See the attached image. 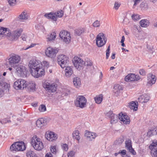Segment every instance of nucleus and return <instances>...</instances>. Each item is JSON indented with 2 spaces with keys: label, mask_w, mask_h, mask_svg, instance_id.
Masks as SVG:
<instances>
[{
  "label": "nucleus",
  "mask_w": 157,
  "mask_h": 157,
  "mask_svg": "<svg viewBox=\"0 0 157 157\" xmlns=\"http://www.w3.org/2000/svg\"><path fill=\"white\" fill-rule=\"evenodd\" d=\"M28 85L27 84L26 81L23 79H18L15 81L13 84V87L16 88H24L27 87V88H36L35 83L32 82L29 83Z\"/></svg>",
  "instance_id": "obj_1"
},
{
  "label": "nucleus",
  "mask_w": 157,
  "mask_h": 157,
  "mask_svg": "<svg viewBox=\"0 0 157 157\" xmlns=\"http://www.w3.org/2000/svg\"><path fill=\"white\" fill-rule=\"evenodd\" d=\"M31 143L33 148L37 151H40L44 148V145L41 140L36 136L33 137L31 140Z\"/></svg>",
  "instance_id": "obj_2"
},
{
  "label": "nucleus",
  "mask_w": 157,
  "mask_h": 157,
  "mask_svg": "<svg viewBox=\"0 0 157 157\" xmlns=\"http://www.w3.org/2000/svg\"><path fill=\"white\" fill-rule=\"evenodd\" d=\"M32 75L35 77L38 78L44 75L45 72L43 67V64H40L38 67H36L33 70L30 71Z\"/></svg>",
  "instance_id": "obj_3"
},
{
  "label": "nucleus",
  "mask_w": 157,
  "mask_h": 157,
  "mask_svg": "<svg viewBox=\"0 0 157 157\" xmlns=\"http://www.w3.org/2000/svg\"><path fill=\"white\" fill-rule=\"evenodd\" d=\"M10 150L12 151H23L26 149V146L23 141L16 142L13 143L10 147Z\"/></svg>",
  "instance_id": "obj_4"
},
{
  "label": "nucleus",
  "mask_w": 157,
  "mask_h": 157,
  "mask_svg": "<svg viewBox=\"0 0 157 157\" xmlns=\"http://www.w3.org/2000/svg\"><path fill=\"white\" fill-rule=\"evenodd\" d=\"M86 99L84 96L78 95L75 101V104L76 106L83 108L86 106Z\"/></svg>",
  "instance_id": "obj_5"
},
{
  "label": "nucleus",
  "mask_w": 157,
  "mask_h": 157,
  "mask_svg": "<svg viewBox=\"0 0 157 157\" xmlns=\"http://www.w3.org/2000/svg\"><path fill=\"white\" fill-rule=\"evenodd\" d=\"M68 57L65 55H60L57 57L58 63L62 68H64L68 65Z\"/></svg>",
  "instance_id": "obj_6"
},
{
  "label": "nucleus",
  "mask_w": 157,
  "mask_h": 157,
  "mask_svg": "<svg viewBox=\"0 0 157 157\" xmlns=\"http://www.w3.org/2000/svg\"><path fill=\"white\" fill-rule=\"evenodd\" d=\"M21 59L20 56L17 55L15 54L11 55L8 59L9 65L11 67L16 66L17 64L19 62Z\"/></svg>",
  "instance_id": "obj_7"
},
{
  "label": "nucleus",
  "mask_w": 157,
  "mask_h": 157,
  "mask_svg": "<svg viewBox=\"0 0 157 157\" xmlns=\"http://www.w3.org/2000/svg\"><path fill=\"white\" fill-rule=\"evenodd\" d=\"M107 41V39L103 33H99L96 37V44L98 47L104 45Z\"/></svg>",
  "instance_id": "obj_8"
},
{
  "label": "nucleus",
  "mask_w": 157,
  "mask_h": 157,
  "mask_svg": "<svg viewBox=\"0 0 157 157\" xmlns=\"http://www.w3.org/2000/svg\"><path fill=\"white\" fill-rule=\"evenodd\" d=\"M58 51L59 49L57 48L49 47L45 50V53L46 55L48 57L53 58L56 57Z\"/></svg>",
  "instance_id": "obj_9"
},
{
  "label": "nucleus",
  "mask_w": 157,
  "mask_h": 157,
  "mask_svg": "<svg viewBox=\"0 0 157 157\" xmlns=\"http://www.w3.org/2000/svg\"><path fill=\"white\" fill-rule=\"evenodd\" d=\"M59 36L61 39L66 43H69L71 39L70 33L64 30L61 31L60 32Z\"/></svg>",
  "instance_id": "obj_10"
},
{
  "label": "nucleus",
  "mask_w": 157,
  "mask_h": 157,
  "mask_svg": "<svg viewBox=\"0 0 157 157\" xmlns=\"http://www.w3.org/2000/svg\"><path fill=\"white\" fill-rule=\"evenodd\" d=\"M60 84L58 82H56L54 83H51L47 81H44L43 82V86L44 88H63L60 86Z\"/></svg>",
  "instance_id": "obj_11"
},
{
  "label": "nucleus",
  "mask_w": 157,
  "mask_h": 157,
  "mask_svg": "<svg viewBox=\"0 0 157 157\" xmlns=\"http://www.w3.org/2000/svg\"><path fill=\"white\" fill-rule=\"evenodd\" d=\"M73 63L75 67L78 69L83 65V61L80 58L77 56H75L73 60Z\"/></svg>",
  "instance_id": "obj_12"
},
{
  "label": "nucleus",
  "mask_w": 157,
  "mask_h": 157,
  "mask_svg": "<svg viewBox=\"0 0 157 157\" xmlns=\"http://www.w3.org/2000/svg\"><path fill=\"white\" fill-rule=\"evenodd\" d=\"M140 78L138 75L133 74L128 75L125 78V80L126 82L136 81L140 80Z\"/></svg>",
  "instance_id": "obj_13"
},
{
  "label": "nucleus",
  "mask_w": 157,
  "mask_h": 157,
  "mask_svg": "<svg viewBox=\"0 0 157 157\" xmlns=\"http://www.w3.org/2000/svg\"><path fill=\"white\" fill-rule=\"evenodd\" d=\"M45 137L48 140L53 141L56 140L57 138V135L52 132L48 131L45 134Z\"/></svg>",
  "instance_id": "obj_14"
},
{
  "label": "nucleus",
  "mask_w": 157,
  "mask_h": 157,
  "mask_svg": "<svg viewBox=\"0 0 157 157\" xmlns=\"http://www.w3.org/2000/svg\"><path fill=\"white\" fill-rule=\"evenodd\" d=\"M16 70L17 73L20 74V76L22 77L26 76L27 71L25 67L20 65L16 68Z\"/></svg>",
  "instance_id": "obj_15"
},
{
  "label": "nucleus",
  "mask_w": 157,
  "mask_h": 157,
  "mask_svg": "<svg viewBox=\"0 0 157 157\" xmlns=\"http://www.w3.org/2000/svg\"><path fill=\"white\" fill-rule=\"evenodd\" d=\"M125 147L126 149L128 150L132 155H136V152L134 149L132 148V142L130 139H128L125 142Z\"/></svg>",
  "instance_id": "obj_16"
},
{
  "label": "nucleus",
  "mask_w": 157,
  "mask_h": 157,
  "mask_svg": "<svg viewBox=\"0 0 157 157\" xmlns=\"http://www.w3.org/2000/svg\"><path fill=\"white\" fill-rule=\"evenodd\" d=\"M42 63H39L35 59L30 60L28 66L30 69L29 71L33 70L36 67H38L40 66V64Z\"/></svg>",
  "instance_id": "obj_17"
},
{
  "label": "nucleus",
  "mask_w": 157,
  "mask_h": 157,
  "mask_svg": "<svg viewBox=\"0 0 157 157\" xmlns=\"http://www.w3.org/2000/svg\"><path fill=\"white\" fill-rule=\"evenodd\" d=\"M119 119L124 124H128L130 122L129 118L126 114L120 113L119 114Z\"/></svg>",
  "instance_id": "obj_18"
},
{
  "label": "nucleus",
  "mask_w": 157,
  "mask_h": 157,
  "mask_svg": "<svg viewBox=\"0 0 157 157\" xmlns=\"http://www.w3.org/2000/svg\"><path fill=\"white\" fill-rule=\"evenodd\" d=\"M148 82L147 83V86H149L155 84L156 80L155 75L151 73H150L147 75Z\"/></svg>",
  "instance_id": "obj_19"
},
{
  "label": "nucleus",
  "mask_w": 157,
  "mask_h": 157,
  "mask_svg": "<svg viewBox=\"0 0 157 157\" xmlns=\"http://www.w3.org/2000/svg\"><path fill=\"white\" fill-rule=\"evenodd\" d=\"M150 97L147 94H144L140 96L138 98L139 102L142 103L147 102L149 100Z\"/></svg>",
  "instance_id": "obj_20"
},
{
  "label": "nucleus",
  "mask_w": 157,
  "mask_h": 157,
  "mask_svg": "<svg viewBox=\"0 0 157 157\" xmlns=\"http://www.w3.org/2000/svg\"><path fill=\"white\" fill-rule=\"evenodd\" d=\"M132 101L128 104V106L131 109L134 111H136L138 109V103L137 101Z\"/></svg>",
  "instance_id": "obj_21"
},
{
  "label": "nucleus",
  "mask_w": 157,
  "mask_h": 157,
  "mask_svg": "<svg viewBox=\"0 0 157 157\" xmlns=\"http://www.w3.org/2000/svg\"><path fill=\"white\" fill-rule=\"evenodd\" d=\"M0 86L4 88H10V85L9 82H6L2 78L0 77Z\"/></svg>",
  "instance_id": "obj_22"
},
{
  "label": "nucleus",
  "mask_w": 157,
  "mask_h": 157,
  "mask_svg": "<svg viewBox=\"0 0 157 157\" xmlns=\"http://www.w3.org/2000/svg\"><path fill=\"white\" fill-rule=\"evenodd\" d=\"M44 16L48 19H50L54 21L57 20V17L56 16L55 13H46L44 15Z\"/></svg>",
  "instance_id": "obj_23"
},
{
  "label": "nucleus",
  "mask_w": 157,
  "mask_h": 157,
  "mask_svg": "<svg viewBox=\"0 0 157 157\" xmlns=\"http://www.w3.org/2000/svg\"><path fill=\"white\" fill-rule=\"evenodd\" d=\"M85 136L91 140L92 139H94L96 137L97 135L94 133L87 132L85 133Z\"/></svg>",
  "instance_id": "obj_24"
},
{
  "label": "nucleus",
  "mask_w": 157,
  "mask_h": 157,
  "mask_svg": "<svg viewBox=\"0 0 157 157\" xmlns=\"http://www.w3.org/2000/svg\"><path fill=\"white\" fill-rule=\"evenodd\" d=\"M65 67H66L65 69V75L67 77H69L73 73V71L71 67L67 66Z\"/></svg>",
  "instance_id": "obj_25"
},
{
  "label": "nucleus",
  "mask_w": 157,
  "mask_h": 157,
  "mask_svg": "<svg viewBox=\"0 0 157 157\" xmlns=\"http://www.w3.org/2000/svg\"><path fill=\"white\" fill-rule=\"evenodd\" d=\"M119 116H118L117 115L113 114V116L110 117V122L111 124L116 123L118 121Z\"/></svg>",
  "instance_id": "obj_26"
},
{
  "label": "nucleus",
  "mask_w": 157,
  "mask_h": 157,
  "mask_svg": "<svg viewBox=\"0 0 157 157\" xmlns=\"http://www.w3.org/2000/svg\"><path fill=\"white\" fill-rule=\"evenodd\" d=\"M73 83L76 87L79 86L81 85L80 79L78 77H75L73 78Z\"/></svg>",
  "instance_id": "obj_27"
},
{
  "label": "nucleus",
  "mask_w": 157,
  "mask_h": 157,
  "mask_svg": "<svg viewBox=\"0 0 157 157\" xmlns=\"http://www.w3.org/2000/svg\"><path fill=\"white\" fill-rule=\"evenodd\" d=\"M103 95L102 94H100L94 98V100L96 103L98 104H100L103 100Z\"/></svg>",
  "instance_id": "obj_28"
},
{
  "label": "nucleus",
  "mask_w": 157,
  "mask_h": 157,
  "mask_svg": "<svg viewBox=\"0 0 157 157\" xmlns=\"http://www.w3.org/2000/svg\"><path fill=\"white\" fill-rule=\"evenodd\" d=\"M45 120L43 118L38 120L36 122V125L39 127H41L45 125Z\"/></svg>",
  "instance_id": "obj_29"
},
{
  "label": "nucleus",
  "mask_w": 157,
  "mask_h": 157,
  "mask_svg": "<svg viewBox=\"0 0 157 157\" xmlns=\"http://www.w3.org/2000/svg\"><path fill=\"white\" fill-rule=\"evenodd\" d=\"M22 31V29H21L15 30L14 32V39H17L21 35Z\"/></svg>",
  "instance_id": "obj_30"
},
{
  "label": "nucleus",
  "mask_w": 157,
  "mask_h": 157,
  "mask_svg": "<svg viewBox=\"0 0 157 157\" xmlns=\"http://www.w3.org/2000/svg\"><path fill=\"white\" fill-rule=\"evenodd\" d=\"M140 24L141 27H146L149 25V22L147 20L143 19L140 21Z\"/></svg>",
  "instance_id": "obj_31"
},
{
  "label": "nucleus",
  "mask_w": 157,
  "mask_h": 157,
  "mask_svg": "<svg viewBox=\"0 0 157 157\" xmlns=\"http://www.w3.org/2000/svg\"><path fill=\"white\" fill-rule=\"evenodd\" d=\"M79 132L78 130H75L72 133V137L73 138L77 140H79L80 139V137L79 136Z\"/></svg>",
  "instance_id": "obj_32"
},
{
  "label": "nucleus",
  "mask_w": 157,
  "mask_h": 157,
  "mask_svg": "<svg viewBox=\"0 0 157 157\" xmlns=\"http://www.w3.org/2000/svg\"><path fill=\"white\" fill-rule=\"evenodd\" d=\"M84 32V30L82 28L76 29L75 30V33L77 36H80Z\"/></svg>",
  "instance_id": "obj_33"
},
{
  "label": "nucleus",
  "mask_w": 157,
  "mask_h": 157,
  "mask_svg": "<svg viewBox=\"0 0 157 157\" xmlns=\"http://www.w3.org/2000/svg\"><path fill=\"white\" fill-rule=\"evenodd\" d=\"M26 156L27 157H37L36 154L31 150H29L26 152Z\"/></svg>",
  "instance_id": "obj_34"
},
{
  "label": "nucleus",
  "mask_w": 157,
  "mask_h": 157,
  "mask_svg": "<svg viewBox=\"0 0 157 157\" xmlns=\"http://www.w3.org/2000/svg\"><path fill=\"white\" fill-rule=\"evenodd\" d=\"M28 17L26 13L23 12L19 15L18 18L21 20H25L28 19Z\"/></svg>",
  "instance_id": "obj_35"
},
{
  "label": "nucleus",
  "mask_w": 157,
  "mask_h": 157,
  "mask_svg": "<svg viewBox=\"0 0 157 157\" xmlns=\"http://www.w3.org/2000/svg\"><path fill=\"white\" fill-rule=\"evenodd\" d=\"M151 155L152 157H157V148H154L151 149Z\"/></svg>",
  "instance_id": "obj_36"
},
{
  "label": "nucleus",
  "mask_w": 157,
  "mask_h": 157,
  "mask_svg": "<svg viewBox=\"0 0 157 157\" xmlns=\"http://www.w3.org/2000/svg\"><path fill=\"white\" fill-rule=\"evenodd\" d=\"M157 147V140H154L153 141L152 143L149 146L150 149H152L154 148Z\"/></svg>",
  "instance_id": "obj_37"
},
{
  "label": "nucleus",
  "mask_w": 157,
  "mask_h": 157,
  "mask_svg": "<svg viewBox=\"0 0 157 157\" xmlns=\"http://www.w3.org/2000/svg\"><path fill=\"white\" fill-rule=\"evenodd\" d=\"M56 34L55 32H53L51 33L48 39L49 41L52 40L56 37Z\"/></svg>",
  "instance_id": "obj_38"
},
{
  "label": "nucleus",
  "mask_w": 157,
  "mask_h": 157,
  "mask_svg": "<svg viewBox=\"0 0 157 157\" xmlns=\"http://www.w3.org/2000/svg\"><path fill=\"white\" fill-rule=\"evenodd\" d=\"M55 91H56L55 89H46L45 93L48 95H50L52 93L55 92Z\"/></svg>",
  "instance_id": "obj_39"
},
{
  "label": "nucleus",
  "mask_w": 157,
  "mask_h": 157,
  "mask_svg": "<svg viewBox=\"0 0 157 157\" xmlns=\"http://www.w3.org/2000/svg\"><path fill=\"white\" fill-rule=\"evenodd\" d=\"M124 141L123 137H121L118 138L116 141L115 144L117 145H119L122 143Z\"/></svg>",
  "instance_id": "obj_40"
},
{
  "label": "nucleus",
  "mask_w": 157,
  "mask_h": 157,
  "mask_svg": "<svg viewBox=\"0 0 157 157\" xmlns=\"http://www.w3.org/2000/svg\"><path fill=\"white\" fill-rule=\"evenodd\" d=\"M140 7L143 10L146 9L147 8V4L146 3L142 2L140 4Z\"/></svg>",
  "instance_id": "obj_41"
},
{
  "label": "nucleus",
  "mask_w": 157,
  "mask_h": 157,
  "mask_svg": "<svg viewBox=\"0 0 157 157\" xmlns=\"http://www.w3.org/2000/svg\"><path fill=\"white\" fill-rule=\"evenodd\" d=\"M39 110L40 112H43L46 110V106L43 105H40L39 108Z\"/></svg>",
  "instance_id": "obj_42"
},
{
  "label": "nucleus",
  "mask_w": 157,
  "mask_h": 157,
  "mask_svg": "<svg viewBox=\"0 0 157 157\" xmlns=\"http://www.w3.org/2000/svg\"><path fill=\"white\" fill-rule=\"evenodd\" d=\"M63 11L62 10H61L60 11H58L55 14V16H56L57 18V17H61L63 16Z\"/></svg>",
  "instance_id": "obj_43"
},
{
  "label": "nucleus",
  "mask_w": 157,
  "mask_h": 157,
  "mask_svg": "<svg viewBox=\"0 0 157 157\" xmlns=\"http://www.w3.org/2000/svg\"><path fill=\"white\" fill-rule=\"evenodd\" d=\"M84 65L87 66H90L92 65V63L90 60H86L85 62L83 61V65Z\"/></svg>",
  "instance_id": "obj_44"
},
{
  "label": "nucleus",
  "mask_w": 157,
  "mask_h": 157,
  "mask_svg": "<svg viewBox=\"0 0 157 157\" xmlns=\"http://www.w3.org/2000/svg\"><path fill=\"white\" fill-rule=\"evenodd\" d=\"M9 4L12 6L15 5L16 3V0H7Z\"/></svg>",
  "instance_id": "obj_45"
},
{
  "label": "nucleus",
  "mask_w": 157,
  "mask_h": 157,
  "mask_svg": "<svg viewBox=\"0 0 157 157\" xmlns=\"http://www.w3.org/2000/svg\"><path fill=\"white\" fill-rule=\"evenodd\" d=\"M93 25L95 27H99L100 25V21L97 20L96 21L93 23Z\"/></svg>",
  "instance_id": "obj_46"
},
{
  "label": "nucleus",
  "mask_w": 157,
  "mask_h": 157,
  "mask_svg": "<svg viewBox=\"0 0 157 157\" xmlns=\"http://www.w3.org/2000/svg\"><path fill=\"white\" fill-rule=\"evenodd\" d=\"M75 152L73 151H70L67 154L68 157H75Z\"/></svg>",
  "instance_id": "obj_47"
},
{
  "label": "nucleus",
  "mask_w": 157,
  "mask_h": 157,
  "mask_svg": "<svg viewBox=\"0 0 157 157\" xmlns=\"http://www.w3.org/2000/svg\"><path fill=\"white\" fill-rule=\"evenodd\" d=\"M132 19L135 21H137L140 19L139 16L138 14H133L132 15Z\"/></svg>",
  "instance_id": "obj_48"
},
{
  "label": "nucleus",
  "mask_w": 157,
  "mask_h": 157,
  "mask_svg": "<svg viewBox=\"0 0 157 157\" xmlns=\"http://www.w3.org/2000/svg\"><path fill=\"white\" fill-rule=\"evenodd\" d=\"M62 148L65 151H67L68 149V146L67 144H63L62 145Z\"/></svg>",
  "instance_id": "obj_49"
},
{
  "label": "nucleus",
  "mask_w": 157,
  "mask_h": 157,
  "mask_svg": "<svg viewBox=\"0 0 157 157\" xmlns=\"http://www.w3.org/2000/svg\"><path fill=\"white\" fill-rule=\"evenodd\" d=\"M121 5V3L118 2H115L114 5V8L116 10L118 9L119 7Z\"/></svg>",
  "instance_id": "obj_50"
},
{
  "label": "nucleus",
  "mask_w": 157,
  "mask_h": 157,
  "mask_svg": "<svg viewBox=\"0 0 157 157\" xmlns=\"http://www.w3.org/2000/svg\"><path fill=\"white\" fill-rule=\"evenodd\" d=\"M123 89H114L113 92L115 94L116 96L118 95L121 92V90H122Z\"/></svg>",
  "instance_id": "obj_51"
},
{
  "label": "nucleus",
  "mask_w": 157,
  "mask_h": 157,
  "mask_svg": "<svg viewBox=\"0 0 157 157\" xmlns=\"http://www.w3.org/2000/svg\"><path fill=\"white\" fill-rule=\"evenodd\" d=\"M110 46H109L107 48V49L106 50V58L107 59H108L109 56V53H110Z\"/></svg>",
  "instance_id": "obj_52"
},
{
  "label": "nucleus",
  "mask_w": 157,
  "mask_h": 157,
  "mask_svg": "<svg viewBox=\"0 0 157 157\" xmlns=\"http://www.w3.org/2000/svg\"><path fill=\"white\" fill-rule=\"evenodd\" d=\"M151 132H149L150 133ZM151 133L152 135H156L157 134V127L154 128L151 131Z\"/></svg>",
  "instance_id": "obj_53"
},
{
  "label": "nucleus",
  "mask_w": 157,
  "mask_h": 157,
  "mask_svg": "<svg viewBox=\"0 0 157 157\" xmlns=\"http://www.w3.org/2000/svg\"><path fill=\"white\" fill-rule=\"evenodd\" d=\"M10 122V121L6 118H5L2 120V121H0V123H1L2 124Z\"/></svg>",
  "instance_id": "obj_54"
},
{
  "label": "nucleus",
  "mask_w": 157,
  "mask_h": 157,
  "mask_svg": "<svg viewBox=\"0 0 157 157\" xmlns=\"http://www.w3.org/2000/svg\"><path fill=\"white\" fill-rule=\"evenodd\" d=\"M51 152L54 154H56V150L55 146H52L50 148Z\"/></svg>",
  "instance_id": "obj_55"
},
{
  "label": "nucleus",
  "mask_w": 157,
  "mask_h": 157,
  "mask_svg": "<svg viewBox=\"0 0 157 157\" xmlns=\"http://www.w3.org/2000/svg\"><path fill=\"white\" fill-rule=\"evenodd\" d=\"M113 114H114L113 113V111H109L106 113L105 115L106 116L109 117L110 118V117L113 116Z\"/></svg>",
  "instance_id": "obj_56"
},
{
  "label": "nucleus",
  "mask_w": 157,
  "mask_h": 157,
  "mask_svg": "<svg viewBox=\"0 0 157 157\" xmlns=\"http://www.w3.org/2000/svg\"><path fill=\"white\" fill-rule=\"evenodd\" d=\"M5 90L6 91L7 89H0V98L4 94Z\"/></svg>",
  "instance_id": "obj_57"
},
{
  "label": "nucleus",
  "mask_w": 157,
  "mask_h": 157,
  "mask_svg": "<svg viewBox=\"0 0 157 157\" xmlns=\"http://www.w3.org/2000/svg\"><path fill=\"white\" fill-rule=\"evenodd\" d=\"M125 40V37L124 36H122V39L121 41V46L124 47L125 46L124 44V42Z\"/></svg>",
  "instance_id": "obj_58"
},
{
  "label": "nucleus",
  "mask_w": 157,
  "mask_h": 157,
  "mask_svg": "<svg viewBox=\"0 0 157 157\" xmlns=\"http://www.w3.org/2000/svg\"><path fill=\"white\" fill-rule=\"evenodd\" d=\"M140 74L143 76L145 75L146 74L145 71L144 69H141L139 71Z\"/></svg>",
  "instance_id": "obj_59"
},
{
  "label": "nucleus",
  "mask_w": 157,
  "mask_h": 157,
  "mask_svg": "<svg viewBox=\"0 0 157 157\" xmlns=\"http://www.w3.org/2000/svg\"><path fill=\"white\" fill-rule=\"evenodd\" d=\"M43 64L44 66L48 68L49 67V63L47 61H43Z\"/></svg>",
  "instance_id": "obj_60"
},
{
  "label": "nucleus",
  "mask_w": 157,
  "mask_h": 157,
  "mask_svg": "<svg viewBox=\"0 0 157 157\" xmlns=\"http://www.w3.org/2000/svg\"><path fill=\"white\" fill-rule=\"evenodd\" d=\"M126 151L125 150H123L121 151L120 150L119 152V153L121 154L122 155H126Z\"/></svg>",
  "instance_id": "obj_61"
},
{
  "label": "nucleus",
  "mask_w": 157,
  "mask_h": 157,
  "mask_svg": "<svg viewBox=\"0 0 157 157\" xmlns=\"http://www.w3.org/2000/svg\"><path fill=\"white\" fill-rule=\"evenodd\" d=\"M113 88H122L121 86L119 84L115 85Z\"/></svg>",
  "instance_id": "obj_62"
},
{
  "label": "nucleus",
  "mask_w": 157,
  "mask_h": 157,
  "mask_svg": "<svg viewBox=\"0 0 157 157\" xmlns=\"http://www.w3.org/2000/svg\"><path fill=\"white\" fill-rule=\"evenodd\" d=\"M134 6H136L137 4H139L140 2V0H134Z\"/></svg>",
  "instance_id": "obj_63"
},
{
  "label": "nucleus",
  "mask_w": 157,
  "mask_h": 157,
  "mask_svg": "<svg viewBox=\"0 0 157 157\" xmlns=\"http://www.w3.org/2000/svg\"><path fill=\"white\" fill-rule=\"evenodd\" d=\"M45 157H53L52 154L50 152L47 153L45 155Z\"/></svg>",
  "instance_id": "obj_64"
}]
</instances>
